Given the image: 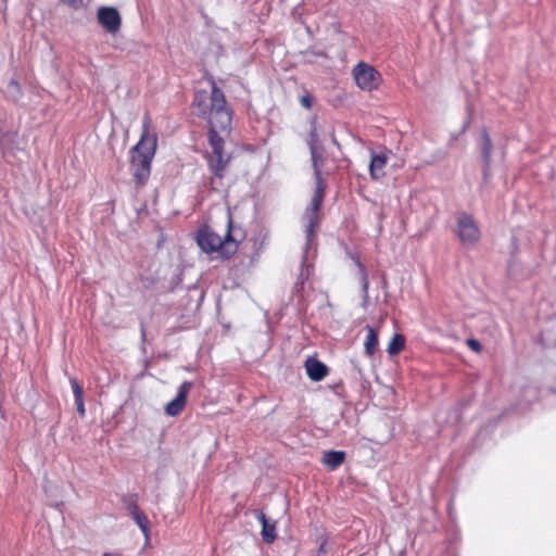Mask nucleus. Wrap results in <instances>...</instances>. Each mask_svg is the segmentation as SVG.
I'll use <instances>...</instances> for the list:
<instances>
[{
  "label": "nucleus",
  "mask_w": 556,
  "mask_h": 556,
  "mask_svg": "<svg viewBox=\"0 0 556 556\" xmlns=\"http://www.w3.org/2000/svg\"><path fill=\"white\" fill-rule=\"evenodd\" d=\"M192 108L199 118L206 121L208 126L207 141L211 151L204 154L211 173L208 188L219 191L224 187V178L231 156L225 152V137L231 132L232 109L226 100L224 91L214 80L211 83V93L205 91L194 94Z\"/></svg>",
  "instance_id": "f257e3e1"
},
{
  "label": "nucleus",
  "mask_w": 556,
  "mask_h": 556,
  "mask_svg": "<svg viewBox=\"0 0 556 556\" xmlns=\"http://www.w3.org/2000/svg\"><path fill=\"white\" fill-rule=\"evenodd\" d=\"M157 148V135L152 129V121L146 114L139 141L130 150V172L136 187H143L151 176L152 161Z\"/></svg>",
  "instance_id": "f03ea898"
},
{
  "label": "nucleus",
  "mask_w": 556,
  "mask_h": 556,
  "mask_svg": "<svg viewBox=\"0 0 556 556\" xmlns=\"http://www.w3.org/2000/svg\"><path fill=\"white\" fill-rule=\"evenodd\" d=\"M195 240L206 254H215L216 258L229 260L237 253L241 238L237 237L236 230L232 228V217L228 214L224 236L217 233L211 226L204 225L199 228Z\"/></svg>",
  "instance_id": "7ed1b4c3"
},
{
  "label": "nucleus",
  "mask_w": 556,
  "mask_h": 556,
  "mask_svg": "<svg viewBox=\"0 0 556 556\" xmlns=\"http://www.w3.org/2000/svg\"><path fill=\"white\" fill-rule=\"evenodd\" d=\"M356 86L364 91L377 90L382 81L381 74L370 64L358 62L352 70Z\"/></svg>",
  "instance_id": "20e7f679"
},
{
  "label": "nucleus",
  "mask_w": 556,
  "mask_h": 556,
  "mask_svg": "<svg viewBox=\"0 0 556 556\" xmlns=\"http://www.w3.org/2000/svg\"><path fill=\"white\" fill-rule=\"evenodd\" d=\"M457 236L465 247H475L481 239V231L475 218L468 213L457 216Z\"/></svg>",
  "instance_id": "39448f33"
},
{
  "label": "nucleus",
  "mask_w": 556,
  "mask_h": 556,
  "mask_svg": "<svg viewBox=\"0 0 556 556\" xmlns=\"http://www.w3.org/2000/svg\"><path fill=\"white\" fill-rule=\"evenodd\" d=\"M327 182H316V189L311 202V205L306 210L305 216L308 220L307 232L313 233L315 227L319 224V210L323 205L324 198L326 194Z\"/></svg>",
  "instance_id": "423d86ee"
},
{
  "label": "nucleus",
  "mask_w": 556,
  "mask_h": 556,
  "mask_svg": "<svg viewBox=\"0 0 556 556\" xmlns=\"http://www.w3.org/2000/svg\"><path fill=\"white\" fill-rule=\"evenodd\" d=\"M327 182H316V189L311 202V205L306 210L305 216L308 220L307 232L313 233L315 227L319 224V210L323 205L324 198L326 194Z\"/></svg>",
  "instance_id": "0eeeda50"
},
{
  "label": "nucleus",
  "mask_w": 556,
  "mask_h": 556,
  "mask_svg": "<svg viewBox=\"0 0 556 556\" xmlns=\"http://www.w3.org/2000/svg\"><path fill=\"white\" fill-rule=\"evenodd\" d=\"M98 22L110 34H115L121 29L122 17L118 11L113 7H100L97 12Z\"/></svg>",
  "instance_id": "6e6552de"
},
{
  "label": "nucleus",
  "mask_w": 556,
  "mask_h": 556,
  "mask_svg": "<svg viewBox=\"0 0 556 556\" xmlns=\"http://www.w3.org/2000/svg\"><path fill=\"white\" fill-rule=\"evenodd\" d=\"M192 387H193V383L190 381H184L179 386L177 395L170 402H168L165 406V413L168 416H172V417L178 416L184 410V408L186 407V404H187L188 394H189L190 390L192 389Z\"/></svg>",
  "instance_id": "1a4fd4ad"
},
{
  "label": "nucleus",
  "mask_w": 556,
  "mask_h": 556,
  "mask_svg": "<svg viewBox=\"0 0 556 556\" xmlns=\"http://www.w3.org/2000/svg\"><path fill=\"white\" fill-rule=\"evenodd\" d=\"M390 151L384 150L380 153H370L369 175L372 180H380L386 176V167L389 161Z\"/></svg>",
  "instance_id": "9d476101"
},
{
  "label": "nucleus",
  "mask_w": 556,
  "mask_h": 556,
  "mask_svg": "<svg viewBox=\"0 0 556 556\" xmlns=\"http://www.w3.org/2000/svg\"><path fill=\"white\" fill-rule=\"evenodd\" d=\"M309 151L315 181L326 182V179L324 178V174H328V172L325 170L326 159L319 153L318 148L314 142H311Z\"/></svg>",
  "instance_id": "9b49d317"
},
{
  "label": "nucleus",
  "mask_w": 556,
  "mask_h": 556,
  "mask_svg": "<svg viewBox=\"0 0 556 556\" xmlns=\"http://www.w3.org/2000/svg\"><path fill=\"white\" fill-rule=\"evenodd\" d=\"M305 369L312 381H321L329 372L328 367L315 357H308L305 361Z\"/></svg>",
  "instance_id": "f8f14e48"
},
{
  "label": "nucleus",
  "mask_w": 556,
  "mask_h": 556,
  "mask_svg": "<svg viewBox=\"0 0 556 556\" xmlns=\"http://www.w3.org/2000/svg\"><path fill=\"white\" fill-rule=\"evenodd\" d=\"M257 519L262 523V533L261 534H262L263 541L268 544L274 543L277 538L276 523L275 522L270 523L267 520L266 515L263 511L258 513Z\"/></svg>",
  "instance_id": "ddd939ff"
},
{
  "label": "nucleus",
  "mask_w": 556,
  "mask_h": 556,
  "mask_svg": "<svg viewBox=\"0 0 556 556\" xmlns=\"http://www.w3.org/2000/svg\"><path fill=\"white\" fill-rule=\"evenodd\" d=\"M345 460V452L328 451L324 453L323 463L331 470L339 468Z\"/></svg>",
  "instance_id": "4468645a"
},
{
  "label": "nucleus",
  "mask_w": 556,
  "mask_h": 556,
  "mask_svg": "<svg viewBox=\"0 0 556 556\" xmlns=\"http://www.w3.org/2000/svg\"><path fill=\"white\" fill-rule=\"evenodd\" d=\"M367 336L364 342L365 353L368 356H372L379 346L378 331L371 326H366Z\"/></svg>",
  "instance_id": "2eb2a0df"
},
{
  "label": "nucleus",
  "mask_w": 556,
  "mask_h": 556,
  "mask_svg": "<svg viewBox=\"0 0 556 556\" xmlns=\"http://www.w3.org/2000/svg\"><path fill=\"white\" fill-rule=\"evenodd\" d=\"M70 382H71V386H72V389H73L75 404H76V407H77V413H78V415L80 417H84L85 414H86V408H85V403H84V390H83V387L79 384V382H78V380L76 378H71Z\"/></svg>",
  "instance_id": "dca6fc26"
},
{
  "label": "nucleus",
  "mask_w": 556,
  "mask_h": 556,
  "mask_svg": "<svg viewBox=\"0 0 556 556\" xmlns=\"http://www.w3.org/2000/svg\"><path fill=\"white\" fill-rule=\"evenodd\" d=\"M493 151L492 139L486 129L482 130V143H481V154L484 161L485 169L489 168L491 162V155Z\"/></svg>",
  "instance_id": "f3484780"
},
{
  "label": "nucleus",
  "mask_w": 556,
  "mask_h": 556,
  "mask_svg": "<svg viewBox=\"0 0 556 556\" xmlns=\"http://www.w3.org/2000/svg\"><path fill=\"white\" fill-rule=\"evenodd\" d=\"M405 348V337L400 333H395L388 344V353L390 355H397Z\"/></svg>",
  "instance_id": "a211bd4d"
},
{
  "label": "nucleus",
  "mask_w": 556,
  "mask_h": 556,
  "mask_svg": "<svg viewBox=\"0 0 556 556\" xmlns=\"http://www.w3.org/2000/svg\"><path fill=\"white\" fill-rule=\"evenodd\" d=\"M131 518L137 523V526L140 528L141 532L148 540L150 536V521H149V518L147 517V515L141 510V511L137 513L136 515H134Z\"/></svg>",
  "instance_id": "6ab92c4d"
},
{
  "label": "nucleus",
  "mask_w": 556,
  "mask_h": 556,
  "mask_svg": "<svg viewBox=\"0 0 556 556\" xmlns=\"http://www.w3.org/2000/svg\"><path fill=\"white\" fill-rule=\"evenodd\" d=\"M125 502H126L127 509L131 517L134 515H136L137 513L141 511V509L139 508V506L137 504V498L135 495L129 496Z\"/></svg>",
  "instance_id": "aec40b11"
},
{
  "label": "nucleus",
  "mask_w": 556,
  "mask_h": 556,
  "mask_svg": "<svg viewBox=\"0 0 556 556\" xmlns=\"http://www.w3.org/2000/svg\"><path fill=\"white\" fill-rule=\"evenodd\" d=\"M300 103L305 109L311 110L313 106V97L311 93L306 91L303 96H301Z\"/></svg>",
  "instance_id": "412c9836"
},
{
  "label": "nucleus",
  "mask_w": 556,
  "mask_h": 556,
  "mask_svg": "<svg viewBox=\"0 0 556 556\" xmlns=\"http://www.w3.org/2000/svg\"><path fill=\"white\" fill-rule=\"evenodd\" d=\"M466 344H467V346H468L470 350H472V351H473V352H476V353H481V351H482V345H481V343H480L478 340H476V339H468V340L466 341Z\"/></svg>",
  "instance_id": "4be33fe9"
},
{
  "label": "nucleus",
  "mask_w": 556,
  "mask_h": 556,
  "mask_svg": "<svg viewBox=\"0 0 556 556\" xmlns=\"http://www.w3.org/2000/svg\"><path fill=\"white\" fill-rule=\"evenodd\" d=\"M62 2L72 9H78L83 5V0H62Z\"/></svg>",
  "instance_id": "5701e85b"
},
{
  "label": "nucleus",
  "mask_w": 556,
  "mask_h": 556,
  "mask_svg": "<svg viewBox=\"0 0 556 556\" xmlns=\"http://www.w3.org/2000/svg\"><path fill=\"white\" fill-rule=\"evenodd\" d=\"M358 266L363 273V290L366 292L368 290V278L365 273V267L363 266V264L358 262Z\"/></svg>",
  "instance_id": "b1692460"
},
{
  "label": "nucleus",
  "mask_w": 556,
  "mask_h": 556,
  "mask_svg": "<svg viewBox=\"0 0 556 556\" xmlns=\"http://www.w3.org/2000/svg\"><path fill=\"white\" fill-rule=\"evenodd\" d=\"M102 556H122V555L116 554V553H104Z\"/></svg>",
  "instance_id": "393cba45"
}]
</instances>
